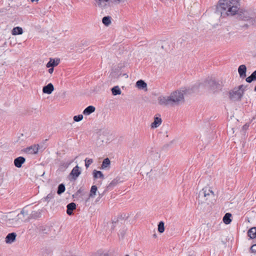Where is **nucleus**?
<instances>
[{
	"label": "nucleus",
	"instance_id": "f257e3e1",
	"mask_svg": "<svg viewBox=\"0 0 256 256\" xmlns=\"http://www.w3.org/2000/svg\"><path fill=\"white\" fill-rule=\"evenodd\" d=\"M240 0H220L218 6L216 8L218 12H220L221 16H234L240 10Z\"/></svg>",
	"mask_w": 256,
	"mask_h": 256
},
{
	"label": "nucleus",
	"instance_id": "f03ea898",
	"mask_svg": "<svg viewBox=\"0 0 256 256\" xmlns=\"http://www.w3.org/2000/svg\"><path fill=\"white\" fill-rule=\"evenodd\" d=\"M238 18L240 20V26L247 29L256 24V9L240 11L238 13Z\"/></svg>",
	"mask_w": 256,
	"mask_h": 256
},
{
	"label": "nucleus",
	"instance_id": "7ed1b4c3",
	"mask_svg": "<svg viewBox=\"0 0 256 256\" xmlns=\"http://www.w3.org/2000/svg\"><path fill=\"white\" fill-rule=\"evenodd\" d=\"M184 91L176 90L172 92L170 96H160L158 104L164 106H174L184 102Z\"/></svg>",
	"mask_w": 256,
	"mask_h": 256
},
{
	"label": "nucleus",
	"instance_id": "20e7f679",
	"mask_svg": "<svg viewBox=\"0 0 256 256\" xmlns=\"http://www.w3.org/2000/svg\"><path fill=\"white\" fill-rule=\"evenodd\" d=\"M198 200L199 204H212L215 202L214 192L209 188H204L199 192Z\"/></svg>",
	"mask_w": 256,
	"mask_h": 256
},
{
	"label": "nucleus",
	"instance_id": "39448f33",
	"mask_svg": "<svg viewBox=\"0 0 256 256\" xmlns=\"http://www.w3.org/2000/svg\"><path fill=\"white\" fill-rule=\"evenodd\" d=\"M247 86H248L242 84L230 90L229 92L230 99L232 101L240 100Z\"/></svg>",
	"mask_w": 256,
	"mask_h": 256
},
{
	"label": "nucleus",
	"instance_id": "423d86ee",
	"mask_svg": "<svg viewBox=\"0 0 256 256\" xmlns=\"http://www.w3.org/2000/svg\"><path fill=\"white\" fill-rule=\"evenodd\" d=\"M202 84L206 88L214 93L221 88L219 82L216 81L212 78H208Z\"/></svg>",
	"mask_w": 256,
	"mask_h": 256
},
{
	"label": "nucleus",
	"instance_id": "0eeeda50",
	"mask_svg": "<svg viewBox=\"0 0 256 256\" xmlns=\"http://www.w3.org/2000/svg\"><path fill=\"white\" fill-rule=\"evenodd\" d=\"M24 214L28 216V212H25L24 209H22V210L20 212V213L18 214V216H17L18 218L16 219V218H14V219H12V220L10 219L8 220V224H14V226L17 224H14V222H18V219H21V221L23 222L24 218H22V216H24Z\"/></svg>",
	"mask_w": 256,
	"mask_h": 256
},
{
	"label": "nucleus",
	"instance_id": "6e6552de",
	"mask_svg": "<svg viewBox=\"0 0 256 256\" xmlns=\"http://www.w3.org/2000/svg\"><path fill=\"white\" fill-rule=\"evenodd\" d=\"M79 169V166H76L73 168L70 174V176H72V179L74 180H76L81 174V172Z\"/></svg>",
	"mask_w": 256,
	"mask_h": 256
},
{
	"label": "nucleus",
	"instance_id": "1a4fd4ad",
	"mask_svg": "<svg viewBox=\"0 0 256 256\" xmlns=\"http://www.w3.org/2000/svg\"><path fill=\"white\" fill-rule=\"evenodd\" d=\"M38 150V145H33L24 148L23 151L29 154H36Z\"/></svg>",
	"mask_w": 256,
	"mask_h": 256
},
{
	"label": "nucleus",
	"instance_id": "9d476101",
	"mask_svg": "<svg viewBox=\"0 0 256 256\" xmlns=\"http://www.w3.org/2000/svg\"><path fill=\"white\" fill-rule=\"evenodd\" d=\"M238 72L240 78H244L246 77V67L244 64H242L238 68Z\"/></svg>",
	"mask_w": 256,
	"mask_h": 256
},
{
	"label": "nucleus",
	"instance_id": "9b49d317",
	"mask_svg": "<svg viewBox=\"0 0 256 256\" xmlns=\"http://www.w3.org/2000/svg\"><path fill=\"white\" fill-rule=\"evenodd\" d=\"M54 90V87L52 83H50L42 88V92L44 94H51Z\"/></svg>",
	"mask_w": 256,
	"mask_h": 256
},
{
	"label": "nucleus",
	"instance_id": "f8f14e48",
	"mask_svg": "<svg viewBox=\"0 0 256 256\" xmlns=\"http://www.w3.org/2000/svg\"><path fill=\"white\" fill-rule=\"evenodd\" d=\"M66 213L68 216H72L73 214V210L76 209V204L73 202L68 204L66 206Z\"/></svg>",
	"mask_w": 256,
	"mask_h": 256
},
{
	"label": "nucleus",
	"instance_id": "ddd939ff",
	"mask_svg": "<svg viewBox=\"0 0 256 256\" xmlns=\"http://www.w3.org/2000/svg\"><path fill=\"white\" fill-rule=\"evenodd\" d=\"M26 159L22 156H19L14 160V164L18 168H20L22 167V164L25 162Z\"/></svg>",
	"mask_w": 256,
	"mask_h": 256
},
{
	"label": "nucleus",
	"instance_id": "4468645a",
	"mask_svg": "<svg viewBox=\"0 0 256 256\" xmlns=\"http://www.w3.org/2000/svg\"><path fill=\"white\" fill-rule=\"evenodd\" d=\"M16 234L15 232L8 234L6 238V242L7 244H12L16 240Z\"/></svg>",
	"mask_w": 256,
	"mask_h": 256
},
{
	"label": "nucleus",
	"instance_id": "2eb2a0df",
	"mask_svg": "<svg viewBox=\"0 0 256 256\" xmlns=\"http://www.w3.org/2000/svg\"><path fill=\"white\" fill-rule=\"evenodd\" d=\"M97 3L98 6L101 8H106L107 6L113 4L112 0H98Z\"/></svg>",
	"mask_w": 256,
	"mask_h": 256
},
{
	"label": "nucleus",
	"instance_id": "dca6fc26",
	"mask_svg": "<svg viewBox=\"0 0 256 256\" xmlns=\"http://www.w3.org/2000/svg\"><path fill=\"white\" fill-rule=\"evenodd\" d=\"M162 120L161 118L159 117H154V121L151 124L152 128H156L162 124Z\"/></svg>",
	"mask_w": 256,
	"mask_h": 256
},
{
	"label": "nucleus",
	"instance_id": "f3484780",
	"mask_svg": "<svg viewBox=\"0 0 256 256\" xmlns=\"http://www.w3.org/2000/svg\"><path fill=\"white\" fill-rule=\"evenodd\" d=\"M60 60H57L56 61L54 59L50 58V61L47 63L46 66L47 68L54 67L58 64Z\"/></svg>",
	"mask_w": 256,
	"mask_h": 256
},
{
	"label": "nucleus",
	"instance_id": "a211bd4d",
	"mask_svg": "<svg viewBox=\"0 0 256 256\" xmlns=\"http://www.w3.org/2000/svg\"><path fill=\"white\" fill-rule=\"evenodd\" d=\"M95 107H94L92 106H90L84 110L83 112V114L84 115H89L92 113L94 112L95 111Z\"/></svg>",
	"mask_w": 256,
	"mask_h": 256
},
{
	"label": "nucleus",
	"instance_id": "6ab92c4d",
	"mask_svg": "<svg viewBox=\"0 0 256 256\" xmlns=\"http://www.w3.org/2000/svg\"><path fill=\"white\" fill-rule=\"evenodd\" d=\"M248 235L251 239L255 238H256V227H252L248 230Z\"/></svg>",
	"mask_w": 256,
	"mask_h": 256
},
{
	"label": "nucleus",
	"instance_id": "aec40b11",
	"mask_svg": "<svg viewBox=\"0 0 256 256\" xmlns=\"http://www.w3.org/2000/svg\"><path fill=\"white\" fill-rule=\"evenodd\" d=\"M232 215L230 213H226L224 216L223 217V222L226 224H230L232 222Z\"/></svg>",
	"mask_w": 256,
	"mask_h": 256
},
{
	"label": "nucleus",
	"instance_id": "412c9836",
	"mask_svg": "<svg viewBox=\"0 0 256 256\" xmlns=\"http://www.w3.org/2000/svg\"><path fill=\"white\" fill-rule=\"evenodd\" d=\"M136 86L139 88V89H144V88H146L147 86V84L146 82H145L143 80H140L136 82Z\"/></svg>",
	"mask_w": 256,
	"mask_h": 256
},
{
	"label": "nucleus",
	"instance_id": "4be33fe9",
	"mask_svg": "<svg viewBox=\"0 0 256 256\" xmlns=\"http://www.w3.org/2000/svg\"><path fill=\"white\" fill-rule=\"evenodd\" d=\"M23 32V30L22 28L16 26L14 28L12 32V35L21 34Z\"/></svg>",
	"mask_w": 256,
	"mask_h": 256
},
{
	"label": "nucleus",
	"instance_id": "5701e85b",
	"mask_svg": "<svg viewBox=\"0 0 256 256\" xmlns=\"http://www.w3.org/2000/svg\"><path fill=\"white\" fill-rule=\"evenodd\" d=\"M93 176L94 178H100L104 179V176L101 171L94 170L93 171Z\"/></svg>",
	"mask_w": 256,
	"mask_h": 256
},
{
	"label": "nucleus",
	"instance_id": "b1692460",
	"mask_svg": "<svg viewBox=\"0 0 256 256\" xmlns=\"http://www.w3.org/2000/svg\"><path fill=\"white\" fill-rule=\"evenodd\" d=\"M120 182V178H116L113 180L110 184L107 186L108 189H110L117 185Z\"/></svg>",
	"mask_w": 256,
	"mask_h": 256
},
{
	"label": "nucleus",
	"instance_id": "393cba45",
	"mask_svg": "<svg viewBox=\"0 0 256 256\" xmlns=\"http://www.w3.org/2000/svg\"><path fill=\"white\" fill-rule=\"evenodd\" d=\"M246 82L248 83L252 82L254 80H256V70H254L250 76H248L246 79Z\"/></svg>",
	"mask_w": 256,
	"mask_h": 256
},
{
	"label": "nucleus",
	"instance_id": "a878e982",
	"mask_svg": "<svg viewBox=\"0 0 256 256\" xmlns=\"http://www.w3.org/2000/svg\"><path fill=\"white\" fill-rule=\"evenodd\" d=\"M112 94L114 96L120 95L122 93V91L118 86H114L112 88Z\"/></svg>",
	"mask_w": 256,
	"mask_h": 256
},
{
	"label": "nucleus",
	"instance_id": "bb28decb",
	"mask_svg": "<svg viewBox=\"0 0 256 256\" xmlns=\"http://www.w3.org/2000/svg\"><path fill=\"white\" fill-rule=\"evenodd\" d=\"M97 190H98V188L96 186H92V187H91V188H90V194H89V196L90 197H91V198H94L96 194V192H97Z\"/></svg>",
	"mask_w": 256,
	"mask_h": 256
},
{
	"label": "nucleus",
	"instance_id": "cd10ccee",
	"mask_svg": "<svg viewBox=\"0 0 256 256\" xmlns=\"http://www.w3.org/2000/svg\"><path fill=\"white\" fill-rule=\"evenodd\" d=\"M111 18L109 16H104L102 19V23L106 26H109L111 24Z\"/></svg>",
	"mask_w": 256,
	"mask_h": 256
},
{
	"label": "nucleus",
	"instance_id": "c85d7f7f",
	"mask_svg": "<svg viewBox=\"0 0 256 256\" xmlns=\"http://www.w3.org/2000/svg\"><path fill=\"white\" fill-rule=\"evenodd\" d=\"M110 164V162L109 158H104L102 162L101 168L102 169H104L107 167L109 166Z\"/></svg>",
	"mask_w": 256,
	"mask_h": 256
},
{
	"label": "nucleus",
	"instance_id": "c756f323",
	"mask_svg": "<svg viewBox=\"0 0 256 256\" xmlns=\"http://www.w3.org/2000/svg\"><path fill=\"white\" fill-rule=\"evenodd\" d=\"M65 186L63 184H60L58 185V188L57 193L58 194H60L65 191Z\"/></svg>",
	"mask_w": 256,
	"mask_h": 256
},
{
	"label": "nucleus",
	"instance_id": "7c9ffc66",
	"mask_svg": "<svg viewBox=\"0 0 256 256\" xmlns=\"http://www.w3.org/2000/svg\"><path fill=\"white\" fill-rule=\"evenodd\" d=\"M158 231L160 233H162L164 231V224L160 221L158 224Z\"/></svg>",
	"mask_w": 256,
	"mask_h": 256
},
{
	"label": "nucleus",
	"instance_id": "2f4dec72",
	"mask_svg": "<svg viewBox=\"0 0 256 256\" xmlns=\"http://www.w3.org/2000/svg\"><path fill=\"white\" fill-rule=\"evenodd\" d=\"M54 192H51L47 195V196L44 198V200L49 202L50 200L54 198Z\"/></svg>",
	"mask_w": 256,
	"mask_h": 256
},
{
	"label": "nucleus",
	"instance_id": "473e14b6",
	"mask_svg": "<svg viewBox=\"0 0 256 256\" xmlns=\"http://www.w3.org/2000/svg\"><path fill=\"white\" fill-rule=\"evenodd\" d=\"M83 118V116L82 114H78L77 116H75L74 117V121L76 122H80L82 120Z\"/></svg>",
	"mask_w": 256,
	"mask_h": 256
},
{
	"label": "nucleus",
	"instance_id": "72a5a7b5",
	"mask_svg": "<svg viewBox=\"0 0 256 256\" xmlns=\"http://www.w3.org/2000/svg\"><path fill=\"white\" fill-rule=\"evenodd\" d=\"M93 162V160L92 159H88L86 158L85 160V166L86 168H88L90 164H91Z\"/></svg>",
	"mask_w": 256,
	"mask_h": 256
},
{
	"label": "nucleus",
	"instance_id": "f704fd0d",
	"mask_svg": "<svg viewBox=\"0 0 256 256\" xmlns=\"http://www.w3.org/2000/svg\"><path fill=\"white\" fill-rule=\"evenodd\" d=\"M126 0H112L113 4H118L121 2H124Z\"/></svg>",
	"mask_w": 256,
	"mask_h": 256
},
{
	"label": "nucleus",
	"instance_id": "c9c22d12",
	"mask_svg": "<svg viewBox=\"0 0 256 256\" xmlns=\"http://www.w3.org/2000/svg\"><path fill=\"white\" fill-rule=\"evenodd\" d=\"M250 252L253 253L256 252V244H253L250 248Z\"/></svg>",
	"mask_w": 256,
	"mask_h": 256
},
{
	"label": "nucleus",
	"instance_id": "e433bc0d",
	"mask_svg": "<svg viewBox=\"0 0 256 256\" xmlns=\"http://www.w3.org/2000/svg\"><path fill=\"white\" fill-rule=\"evenodd\" d=\"M80 44L81 46H88V41L86 40H82L80 42Z\"/></svg>",
	"mask_w": 256,
	"mask_h": 256
},
{
	"label": "nucleus",
	"instance_id": "4c0bfd02",
	"mask_svg": "<svg viewBox=\"0 0 256 256\" xmlns=\"http://www.w3.org/2000/svg\"><path fill=\"white\" fill-rule=\"evenodd\" d=\"M99 256H109L107 252H102L99 254Z\"/></svg>",
	"mask_w": 256,
	"mask_h": 256
},
{
	"label": "nucleus",
	"instance_id": "58836bf2",
	"mask_svg": "<svg viewBox=\"0 0 256 256\" xmlns=\"http://www.w3.org/2000/svg\"><path fill=\"white\" fill-rule=\"evenodd\" d=\"M50 68L48 69V72L50 74H52L54 72V68L53 67H50V68Z\"/></svg>",
	"mask_w": 256,
	"mask_h": 256
},
{
	"label": "nucleus",
	"instance_id": "ea45409f",
	"mask_svg": "<svg viewBox=\"0 0 256 256\" xmlns=\"http://www.w3.org/2000/svg\"><path fill=\"white\" fill-rule=\"evenodd\" d=\"M82 190L81 189H79L76 193V195L78 196L82 192Z\"/></svg>",
	"mask_w": 256,
	"mask_h": 256
},
{
	"label": "nucleus",
	"instance_id": "a19ab883",
	"mask_svg": "<svg viewBox=\"0 0 256 256\" xmlns=\"http://www.w3.org/2000/svg\"><path fill=\"white\" fill-rule=\"evenodd\" d=\"M104 192H105V191H104V192L102 193V194H99V196H100V198H102V197L104 196Z\"/></svg>",
	"mask_w": 256,
	"mask_h": 256
},
{
	"label": "nucleus",
	"instance_id": "79ce46f5",
	"mask_svg": "<svg viewBox=\"0 0 256 256\" xmlns=\"http://www.w3.org/2000/svg\"><path fill=\"white\" fill-rule=\"evenodd\" d=\"M154 154H156V157L160 158V154H159L158 153V152H156L154 153Z\"/></svg>",
	"mask_w": 256,
	"mask_h": 256
},
{
	"label": "nucleus",
	"instance_id": "37998d69",
	"mask_svg": "<svg viewBox=\"0 0 256 256\" xmlns=\"http://www.w3.org/2000/svg\"><path fill=\"white\" fill-rule=\"evenodd\" d=\"M248 126H246V124H245L243 126V128L244 129H246L248 128Z\"/></svg>",
	"mask_w": 256,
	"mask_h": 256
},
{
	"label": "nucleus",
	"instance_id": "c03bdc74",
	"mask_svg": "<svg viewBox=\"0 0 256 256\" xmlns=\"http://www.w3.org/2000/svg\"><path fill=\"white\" fill-rule=\"evenodd\" d=\"M32 2H34V1H38V0H30Z\"/></svg>",
	"mask_w": 256,
	"mask_h": 256
},
{
	"label": "nucleus",
	"instance_id": "a18cd8bd",
	"mask_svg": "<svg viewBox=\"0 0 256 256\" xmlns=\"http://www.w3.org/2000/svg\"><path fill=\"white\" fill-rule=\"evenodd\" d=\"M153 236H154V238H156V234H154Z\"/></svg>",
	"mask_w": 256,
	"mask_h": 256
},
{
	"label": "nucleus",
	"instance_id": "49530a36",
	"mask_svg": "<svg viewBox=\"0 0 256 256\" xmlns=\"http://www.w3.org/2000/svg\"><path fill=\"white\" fill-rule=\"evenodd\" d=\"M254 91H256V86H255V87H254Z\"/></svg>",
	"mask_w": 256,
	"mask_h": 256
},
{
	"label": "nucleus",
	"instance_id": "de8ad7c7",
	"mask_svg": "<svg viewBox=\"0 0 256 256\" xmlns=\"http://www.w3.org/2000/svg\"><path fill=\"white\" fill-rule=\"evenodd\" d=\"M125 256H130L128 254H126Z\"/></svg>",
	"mask_w": 256,
	"mask_h": 256
}]
</instances>
